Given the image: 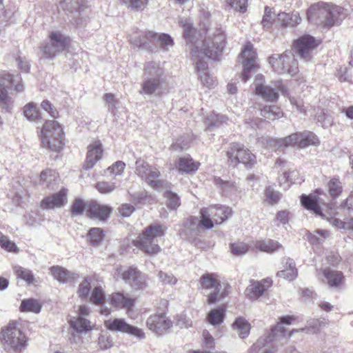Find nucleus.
<instances>
[{"label": "nucleus", "instance_id": "f257e3e1", "mask_svg": "<svg viewBox=\"0 0 353 353\" xmlns=\"http://www.w3.org/2000/svg\"><path fill=\"white\" fill-rule=\"evenodd\" d=\"M345 15L343 8L325 2H319L311 6L307 12L309 21L323 26L339 24Z\"/></svg>", "mask_w": 353, "mask_h": 353}, {"label": "nucleus", "instance_id": "f03ea898", "mask_svg": "<svg viewBox=\"0 0 353 353\" xmlns=\"http://www.w3.org/2000/svg\"><path fill=\"white\" fill-rule=\"evenodd\" d=\"M164 68L160 61H148L144 65L143 80L141 83L140 94L151 95L161 92L165 83Z\"/></svg>", "mask_w": 353, "mask_h": 353}, {"label": "nucleus", "instance_id": "7ed1b4c3", "mask_svg": "<svg viewBox=\"0 0 353 353\" xmlns=\"http://www.w3.org/2000/svg\"><path fill=\"white\" fill-rule=\"evenodd\" d=\"M0 341L3 350L8 353H21L28 345L26 336L14 321L1 329Z\"/></svg>", "mask_w": 353, "mask_h": 353}, {"label": "nucleus", "instance_id": "20e7f679", "mask_svg": "<svg viewBox=\"0 0 353 353\" xmlns=\"http://www.w3.org/2000/svg\"><path fill=\"white\" fill-rule=\"evenodd\" d=\"M319 143L318 138L312 132H297L283 139L268 138L266 139L268 147L279 151H283L289 146L304 148L310 145H317Z\"/></svg>", "mask_w": 353, "mask_h": 353}, {"label": "nucleus", "instance_id": "39448f33", "mask_svg": "<svg viewBox=\"0 0 353 353\" xmlns=\"http://www.w3.org/2000/svg\"><path fill=\"white\" fill-rule=\"evenodd\" d=\"M225 36L221 30L212 37H208L204 41L196 40L190 46L191 52L197 49L200 57L215 59L222 53L225 47Z\"/></svg>", "mask_w": 353, "mask_h": 353}, {"label": "nucleus", "instance_id": "423d86ee", "mask_svg": "<svg viewBox=\"0 0 353 353\" xmlns=\"http://www.w3.org/2000/svg\"><path fill=\"white\" fill-rule=\"evenodd\" d=\"M165 228L159 223H153L146 227L134 241L135 246L148 254L158 253L161 248L157 238L164 235Z\"/></svg>", "mask_w": 353, "mask_h": 353}, {"label": "nucleus", "instance_id": "0eeeda50", "mask_svg": "<svg viewBox=\"0 0 353 353\" xmlns=\"http://www.w3.org/2000/svg\"><path fill=\"white\" fill-rule=\"evenodd\" d=\"M64 133L61 125L54 120L45 122L40 132L41 146L58 152L63 148Z\"/></svg>", "mask_w": 353, "mask_h": 353}, {"label": "nucleus", "instance_id": "6e6552de", "mask_svg": "<svg viewBox=\"0 0 353 353\" xmlns=\"http://www.w3.org/2000/svg\"><path fill=\"white\" fill-rule=\"evenodd\" d=\"M69 45V37L60 31H52L48 34L46 41L41 43L39 50L45 59H53L65 50Z\"/></svg>", "mask_w": 353, "mask_h": 353}, {"label": "nucleus", "instance_id": "1a4fd4ad", "mask_svg": "<svg viewBox=\"0 0 353 353\" xmlns=\"http://www.w3.org/2000/svg\"><path fill=\"white\" fill-rule=\"evenodd\" d=\"M232 212V208L222 205H213L201 208V225L204 229H212L214 225L221 224Z\"/></svg>", "mask_w": 353, "mask_h": 353}, {"label": "nucleus", "instance_id": "9d476101", "mask_svg": "<svg viewBox=\"0 0 353 353\" xmlns=\"http://www.w3.org/2000/svg\"><path fill=\"white\" fill-rule=\"evenodd\" d=\"M200 284L203 290H210L212 292L208 295L207 303L214 304L222 298L228 295L230 287L226 284H221L218 276L213 273H206L200 278Z\"/></svg>", "mask_w": 353, "mask_h": 353}, {"label": "nucleus", "instance_id": "9b49d317", "mask_svg": "<svg viewBox=\"0 0 353 353\" xmlns=\"http://www.w3.org/2000/svg\"><path fill=\"white\" fill-rule=\"evenodd\" d=\"M134 172L154 190L160 191L164 188L165 181L159 179L160 172L157 168L150 166L145 160L138 159L136 161Z\"/></svg>", "mask_w": 353, "mask_h": 353}, {"label": "nucleus", "instance_id": "f8f14e48", "mask_svg": "<svg viewBox=\"0 0 353 353\" xmlns=\"http://www.w3.org/2000/svg\"><path fill=\"white\" fill-rule=\"evenodd\" d=\"M227 157L232 163H242L247 168H252L256 163V156L243 145L234 143L230 145Z\"/></svg>", "mask_w": 353, "mask_h": 353}, {"label": "nucleus", "instance_id": "ddd939ff", "mask_svg": "<svg viewBox=\"0 0 353 353\" xmlns=\"http://www.w3.org/2000/svg\"><path fill=\"white\" fill-rule=\"evenodd\" d=\"M270 63L278 72H287L293 76L298 72L297 61L290 52L270 57Z\"/></svg>", "mask_w": 353, "mask_h": 353}, {"label": "nucleus", "instance_id": "4468645a", "mask_svg": "<svg viewBox=\"0 0 353 353\" xmlns=\"http://www.w3.org/2000/svg\"><path fill=\"white\" fill-rule=\"evenodd\" d=\"M104 324L105 327L112 332L127 334L139 340L145 338V333L142 329L129 324L123 319H110L105 321Z\"/></svg>", "mask_w": 353, "mask_h": 353}, {"label": "nucleus", "instance_id": "2eb2a0df", "mask_svg": "<svg viewBox=\"0 0 353 353\" xmlns=\"http://www.w3.org/2000/svg\"><path fill=\"white\" fill-rule=\"evenodd\" d=\"M263 77L261 75H257L255 78V93L261 96L267 101L273 102L278 99L277 92H281L283 95H288V90L281 81L276 82L275 89L263 84Z\"/></svg>", "mask_w": 353, "mask_h": 353}, {"label": "nucleus", "instance_id": "dca6fc26", "mask_svg": "<svg viewBox=\"0 0 353 353\" xmlns=\"http://www.w3.org/2000/svg\"><path fill=\"white\" fill-rule=\"evenodd\" d=\"M197 49L193 50L191 52V60L195 65L198 76L201 83L208 88H212L216 85V79L208 72V64L205 58L200 57L197 53Z\"/></svg>", "mask_w": 353, "mask_h": 353}, {"label": "nucleus", "instance_id": "f3484780", "mask_svg": "<svg viewBox=\"0 0 353 353\" xmlns=\"http://www.w3.org/2000/svg\"><path fill=\"white\" fill-rule=\"evenodd\" d=\"M320 41L314 37L305 34L299 38L294 44L296 53L305 61H308L312 58V52L319 45Z\"/></svg>", "mask_w": 353, "mask_h": 353}, {"label": "nucleus", "instance_id": "a211bd4d", "mask_svg": "<svg viewBox=\"0 0 353 353\" xmlns=\"http://www.w3.org/2000/svg\"><path fill=\"white\" fill-rule=\"evenodd\" d=\"M17 79H15L12 75L6 72H3L1 74L0 101L6 108H10V105L12 103V100L11 98L7 94L6 87L8 85H13L14 86L15 90L17 92H21L23 89V85L18 83V82H19L20 81V77L19 76H17Z\"/></svg>", "mask_w": 353, "mask_h": 353}, {"label": "nucleus", "instance_id": "6ab92c4d", "mask_svg": "<svg viewBox=\"0 0 353 353\" xmlns=\"http://www.w3.org/2000/svg\"><path fill=\"white\" fill-rule=\"evenodd\" d=\"M117 271L121 272L122 279L133 289L143 290L147 287L145 275L138 270L137 268L130 267L123 271L120 268L117 269Z\"/></svg>", "mask_w": 353, "mask_h": 353}, {"label": "nucleus", "instance_id": "aec40b11", "mask_svg": "<svg viewBox=\"0 0 353 353\" xmlns=\"http://www.w3.org/2000/svg\"><path fill=\"white\" fill-rule=\"evenodd\" d=\"M241 59H243L242 63L243 66L242 80L246 82L250 79L251 71L257 68L256 63V55L252 45L248 44L245 46L241 52Z\"/></svg>", "mask_w": 353, "mask_h": 353}, {"label": "nucleus", "instance_id": "412c9836", "mask_svg": "<svg viewBox=\"0 0 353 353\" xmlns=\"http://www.w3.org/2000/svg\"><path fill=\"white\" fill-rule=\"evenodd\" d=\"M148 328L157 334H162L172 327V321L163 313L150 316L147 319Z\"/></svg>", "mask_w": 353, "mask_h": 353}, {"label": "nucleus", "instance_id": "4be33fe9", "mask_svg": "<svg viewBox=\"0 0 353 353\" xmlns=\"http://www.w3.org/2000/svg\"><path fill=\"white\" fill-rule=\"evenodd\" d=\"M275 168L279 173V181L281 185L285 188L289 187L290 183H293L294 178L297 176L295 170H291L290 163L285 160L278 159L275 163Z\"/></svg>", "mask_w": 353, "mask_h": 353}, {"label": "nucleus", "instance_id": "5701e85b", "mask_svg": "<svg viewBox=\"0 0 353 353\" xmlns=\"http://www.w3.org/2000/svg\"><path fill=\"white\" fill-rule=\"evenodd\" d=\"M317 277L323 283H327L330 288L340 287L343 281L342 272L331 270L329 268L319 270Z\"/></svg>", "mask_w": 353, "mask_h": 353}, {"label": "nucleus", "instance_id": "b1692460", "mask_svg": "<svg viewBox=\"0 0 353 353\" xmlns=\"http://www.w3.org/2000/svg\"><path fill=\"white\" fill-rule=\"evenodd\" d=\"M272 281L270 278H266L261 281H253L246 288V296L252 300H256L272 285Z\"/></svg>", "mask_w": 353, "mask_h": 353}, {"label": "nucleus", "instance_id": "393cba45", "mask_svg": "<svg viewBox=\"0 0 353 353\" xmlns=\"http://www.w3.org/2000/svg\"><path fill=\"white\" fill-rule=\"evenodd\" d=\"M214 184L223 195L229 198L236 197L240 191L236 183L234 181L214 178Z\"/></svg>", "mask_w": 353, "mask_h": 353}, {"label": "nucleus", "instance_id": "a878e982", "mask_svg": "<svg viewBox=\"0 0 353 353\" xmlns=\"http://www.w3.org/2000/svg\"><path fill=\"white\" fill-rule=\"evenodd\" d=\"M87 208V216L101 221L105 220L112 211L110 207L101 205L93 201H89V205Z\"/></svg>", "mask_w": 353, "mask_h": 353}, {"label": "nucleus", "instance_id": "bb28decb", "mask_svg": "<svg viewBox=\"0 0 353 353\" xmlns=\"http://www.w3.org/2000/svg\"><path fill=\"white\" fill-rule=\"evenodd\" d=\"M103 154L102 145L99 141H94L88 147L85 161V168L90 169L101 158Z\"/></svg>", "mask_w": 353, "mask_h": 353}, {"label": "nucleus", "instance_id": "cd10ccee", "mask_svg": "<svg viewBox=\"0 0 353 353\" xmlns=\"http://www.w3.org/2000/svg\"><path fill=\"white\" fill-rule=\"evenodd\" d=\"M50 272L54 279L61 283H70L79 277L78 274L70 272L59 265L51 267Z\"/></svg>", "mask_w": 353, "mask_h": 353}, {"label": "nucleus", "instance_id": "c85d7f7f", "mask_svg": "<svg viewBox=\"0 0 353 353\" xmlns=\"http://www.w3.org/2000/svg\"><path fill=\"white\" fill-rule=\"evenodd\" d=\"M66 202V190L63 189L58 193L47 196L41 201V206L47 209L61 208Z\"/></svg>", "mask_w": 353, "mask_h": 353}, {"label": "nucleus", "instance_id": "c756f323", "mask_svg": "<svg viewBox=\"0 0 353 353\" xmlns=\"http://www.w3.org/2000/svg\"><path fill=\"white\" fill-rule=\"evenodd\" d=\"M282 263L284 269L276 273V276L288 281H293L298 275L295 262L290 258H283Z\"/></svg>", "mask_w": 353, "mask_h": 353}, {"label": "nucleus", "instance_id": "7c9ffc66", "mask_svg": "<svg viewBox=\"0 0 353 353\" xmlns=\"http://www.w3.org/2000/svg\"><path fill=\"white\" fill-rule=\"evenodd\" d=\"M183 228L181 230V235L194 236L199 234L200 228H203L201 225V219L198 217L190 216L183 221Z\"/></svg>", "mask_w": 353, "mask_h": 353}, {"label": "nucleus", "instance_id": "2f4dec72", "mask_svg": "<svg viewBox=\"0 0 353 353\" xmlns=\"http://www.w3.org/2000/svg\"><path fill=\"white\" fill-rule=\"evenodd\" d=\"M301 202L305 208L312 212L316 215L323 217V215L320 207L321 199L319 196L317 197L312 194L302 195Z\"/></svg>", "mask_w": 353, "mask_h": 353}, {"label": "nucleus", "instance_id": "473e14b6", "mask_svg": "<svg viewBox=\"0 0 353 353\" xmlns=\"http://www.w3.org/2000/svg\"><path fill=\"white\" fill-rule=\"evenodd\" d=\"M151 31L137 30L129 35V41L134 47L147 48L148 43L151 42L150 34Z\"/></svg>", "mask_w": 353, "mask_h": 353}, {"label": "nucleus", "instance_id": "72a5a7b5", "mask_svg": "<svg viewBox=\"0 0 353 353\" xmlns=\"http://www.w3.org/2000/svg\"><path fill=\"white\" fill-rule=\"evenodd\" d=\"M61 8L70 12H78L81 13L88 8V1L85 0H62L60 2Z\"/></svg>", "mask_w": 353, "mask_h": 353}, {"label": "nucleus", "instance_id": "f704fd0d", "mask_svg": "<svg viewBox=\"0 0 353 353\" xmlns=\"http://www.w3.org/2000/svg\"><path fill=\"white\" fill-rule=\"evenodd\" d=\"M199 164L190 157H181L179 159L176 168L181 173L192 174L198 170Z\"/></svg>", "mask_w": 353, "mask_h": 353}, {"label": "nucleus", "instance_id": "c9c22d12", "mask_svg": "<svg viewBox=\"0 0 353 353\" xmlns=\"http://www.w3.org/2000/svg\"><path fill=\"white\" fill-rule=\"evenodd\" d=\"M111 303L116 307L130 308L134 305V300L128 294L121 292L113 293L110 298Z\"/></svg>", "mask_w": 353, "mask_h": 353}, {"label": "nucleus", "instance_id": "e433bc0d", "mask_svg": "<svg viewBox=\"0 0 353 353\" xmlns=\"http://www.w3.org/2000/svg\"><path fill=\"white\" fill-rule=\"evenodd\" d=\"M151 42L157 45L163 50H168L170 47L174 45L172 37L168 34H157L152 32L150 34Z\"/></svg>", "mask_w": 353, "mask_h": 353}, {"label": "nucleus", "instance_id": "4c0bfd02", "mask_svg": "<svg viewBox=\"0 0 353 353\" xmlns=\"http://www.w3.org/2000/svg\"><path fill=\"white\" fill-rule=\"evenodd\" d=\"M71 326L78 332H86L91 330L90 322L82 316L73 317L70 321Z\"/></svg>", "mask_w": 353, "mask_h": 353}, {"label": "nucleus", "instance_id": "58836bf2", "mask_svg": "<svg viewBox=\"0 0 353 353\" xmlns=\"http://www.w3.org/2000/svg\"><path fill=\"white\" fill-rule=\"evenodd\" d=\"M278 20L283 26L294 27L300 23L301 19L297 12L292 14L281 12L278 14Z\"/></svg>", "mask_w": 353, "mask_h": 353}, {"label": "nucleus", "instance_id": "ea45409f", "mask_svg": "<svg viewBox=\"0 0 353 353\" xmlns=\"http://www.w3.org/2000/svg\"><path fill=\"white\" fill-rule=\"evenodd\" d=\"M233 329L236 330L241 339L246 338L250 333V324L243 317H239L233 323Z\"/></svg>", "mask_w": 353, "mask_h": 353}, {"label": "nucleus", "instance_id": "a19ab883", "mask_svg": "<svg viewBox=\"0 0 353 353\" xmlns=\"http://www.w3.org/2000/svg\"><path fill=\"white\" fill-rule=\"evenodd\" d=\"M256 247L263 252L272 253L282 248V245L277 241L268 239L267 241H258L256 243Z\"/></svg>", "mask_w": 353, "mask_h": 353}, {"label": "nucleus", "instance_id": "79ce46f5", "mask_svg": "<svg viewBox=\"0 0 353 353\" xmlns=\"http://www.w3.org/2000/svg\"><path fill=\"white\" fill-rule=\"evenodd\" d=\"M179 25L183 28V35L185 39L192 43V37L194 32V30L192 28V23L190 19L181 18L179 20Z\"/></svg>", "mask_w": 353, "mask_h": 353}, {"label": "nucleus", "instance_id": "37998d69", "mask_svg": "<svg viewBox=\"0 0 353 353\" xmlns=\"http://www.w3.org/2000/svg\"><path fill=\"white\" fill-rule=\"evenodd\" d=\"M261 114L265 119L274 121L283 116V112L280 108L276 105H270L264 107L261 112Z\"/></svg>", "mask_w": 353, "mask_h": 353}, {"label": "nucleus", "instance_id": "c03bdc74", "mask_svg": "<svg viewBox=\"0 0 353 353\" xmlns=\"http://www.w3.org/2000/svg\"><path fill=\"white\" fill-rule=\"evenodd\" d=\"M224 316L225 310L223 308L214 309L209 312L208 320L211 325L219 326L223 321Z\"/></svg>", "mask_w": 353, "mask_h": 353}, {"label": "nucleus", "instance_id": "a18cd8bd", "mask_svg": "<svg viewBox=\"0 0 353 353\" xmlns=\"http://www.w3.org/2000/svg\"><path fill=\"white\" fill-rule=\"evenodd\" d=\"M41 305L39 302L33 299L23 300L20 310L21 312H32L34 313H39L41 311Z\"/></svg>", "mask_w": 353, "mask_h": 353}, {"label": "nucleus", "instance_id": "49530a36", "mask_svg": "<svg viewBox=\"0 0 353 353\" xmlns=\"http://www.w3.org/2000/svg\"><path fill=\"white\" fill-rule=\"evenodd\" d=\"M103 230L99 228H92L88 233V240L93 246H97L103 239Z\"/></svg>", "mask_w": 353, "mask_h": 353}, {"label": "nucleus", "instance_id": "de8ad7c7", "mask_svg": "<svg viewBox=\"0 0 353 353\" xmlns=\"http://www.w3.org/2000/svg\"><path fill=\"white\" fill-rule=\"evenodd\" d=\"M41 181L47 187L55 183L58 180V174L55 170H47L41 172Z\"/></svg>", "mask_w": 353, "mask_h": 353}, {"label": "nucleus", "instance_id": "09e8293b", "mask_svg": "<svg viewBox=\"0 0 353 353\" xmlns=\"http://www.w3.org/2000/svg\"><path fill=\"white\" fill-rule=\"evenodd\" d=\"M92 277L87 276L80 283L78 290L77 294L81 299H87L91 288Z\"/></svg>", "mask_w": 353, "mask_h": 353}, {"label": "nucleus", "instance_id": "8fccbe9b", "mask_svg": "<svg viewBox=\"0 0 353 353\" xmlns=\"http://www.w3.org/2000/svg\"><path fill=\"white\" fill-rule=\"evenodd\" d=\"M164 197L166 199V205L170 210H174L179 207L181 204L180 198L174 192L166 191L164 193Z\"/></svg>", "mask_w": 353, "mask_h": 353}, {"label": "nucleus", "instance_id": "3c124183", "mask_svg": "<svg viewBox=\"0 0 353 353\" xmlns=\"http://www.w3.org/2000/svg\"><path fill=\"white\" fill-rule=\"evenodd\" d=\"M90 301L95 305H101L105 301V293L101 286H94L90 298Z\"/></svg>", "mask_w": 353, "mask_h": 353}, {"label": "nucleus", "instance_id": "603ef678", "mask_svg": "<svg viewBox=\"0 0 353 353\" xmlns=\"http://www.w3.org/2000/svg\"><path fill=\"white\" fill-rule=\"evenodd\" d=\"M329 236V232L327 230H319L315 231L314 233H309L308 240L310 243L313 245L320 244Z\"/></svg>", "mask_w": 353, "mask_h": 353}, {"label": "nucleus", "instance_id": "864d4df0", "mask_svg": "<svg viewBox=\"0 0 353 353\" xmlns=\"http://www.w3.org/2000/svg\"><path fill=\"white\" fill-rule=\"evenodd\" d=\"M14 269L18 278L23 279L28 284L33 283L34 276L30 270L20 266H15Z\"/></svg>", "mask_w": 353, "mask_h": 353}, {"label": "nucleus", "instance_id": "5fc2aeb1", "mask_svg": "<svg viewBox=\"0 0 353 353\" xmlns=\"http://www.w3.org/2000/svg\"><path fill=\"white\" fill-rule=\"evenodd\" d=\"M226 120V117L212 112L206 117V123L208 125V128L209 129L211 127L219 126V125L225 123Z\"/></svg>", "mask_w": 353, "mask_h": 353}, {"label": "nucleus", "instance_id": "6e6d98bb", "mask_svg": "<svg viewBox=\"0 0 353 353\" xmlns=\"http://www.w3.org/2000/svg\"><path fill=\"white\" fill-rule=\"evenodd\" d=\"M265 201L268 204H275L280 199V194L271 187H267L264 190Z\"/></svg>", "mask_w": 353, "mask_h": 353}, {"label": "nucleus", "instance_id": "4d7b16f0", "mask_svg": "<svg viewBox=\"0 0 353 353\" xmlns=\"http://www.w3.org/2000/svg\"><path fill=\"white\" fill-rule=\"evenodd\" d=\"M328 190L332 197H336L342 192L343 188L341 182L337 179H332L328 184Z\"/></svg>", "mask_w": 353, "mask_h": 353}, {"label": "nucleus", "instance_id": "13d9d810", "mask_svg": "<svg viewBox=\"0 0 353 353\" xmlns=\"http://www.w3.org/2000/svg\"><path fill=\"white\" fill-rule=\"evenodd\" d=\"M89 205V202H85L81 199H77L74 201L72 205V212L74 214L78 215L81 214L83 212L87 215V207Z\"/></svg>", "mask_w": 353, "mask_h": 353}, {"label": "nucleus", "instance_id": "bf43d9fd", "mask_svg": "<svg viewBox=\"0 0 353 353\" xmlns=\"http://www.w3.org/2000/svg\"><path fill=\"white\" fill-rule=\"evenodd\" d=\"M23 114L29 121H35L39 117V111L33 103H30L23 108Z\"/></svg>", "mask_w": 353, "mask_h": 353}, {"label": "nucleus", "instance_id": "052dcab7", "mask_svg": "<svg viewBox=\"0 0 353 353\" xmlns=\"http://www.w3.org/2000/svg\"><path fill=\"white\" fill-rule=\"evenodd\" d=\"M230 250L232 254L241 256L248 251V245L243 242H236L230 245Z\"/></svg>", "mask_w": 353, "mask_h": 353}, {"label": "nucleus", "instance_id": "680f3d73", "mask_svg": "<svg viewBox=\"0 0 353 353\" xmlns=\"http://www.w3.org/2000/svg\"><path fill=\"white\" fill-rule=\"evenodd\" d=\"M95 187L101 194H110L116 189L114 183L108 181H99L96 184Z\"/></svg>", "mask_w": 353, "mask_h": 353}, {"label": "nucleus", "instance_id": "e2e57ef3", "mask_svg": "<svg viewBox=\"0 0 353 353\" xmlns=\"http://www.w3.org/2000/svg\"><path fill=\"white\" fill-rule=\"evenodd\" d=\"M275 14L272 12V9L269 7H265V14L263 15L261 23L265 29H269L273 21H274Z\"/></svg>", "mask_w": 353, "mask_h": 353}, {"label": "nucleus", "instance_id": "0e129e2a", "mask_svg": "<svg viewBox=\"0 0 353 353\" xmlns=\"http://www.w3.org/2000/svg\"><path fill=\"white\" fill-rule=\"evenodd\" d=\"M123 3L132 10H143L147 5L148 0H120Z\"/></svg>", "mask_w": 353, "mask_h": 353}, {"label": "nucleus", "instance_id": "69168bd1", "mask_svg": "<svg viewBox=\"0 0 353 353\" xmlns=\"http://www.w3.org/2000/svg\"><path fill=\"white\" fill-rule=\"evenodd\" d=\"M317 121L321 123L323 128H327L332 125L334 121L332 116L326 114L324 112H321L316 115Z\"/></svg>", "mask_w": 353, "mask_h": 353}, {"label": "nucleus", "instance_id": "338daca9", "mask_svg": "<svg viewBox=\"0 0 353 353\" xmlns=\"http://www.w3.org/2000/svg\"><path fill=\"white\" fill-rule=\"evenodd\" d=\"M125 168V163L121 161H118L115 162L114 164H112V165L110 166L107 169V171L110 174H112L114 176H118V175H121L123 172Z\"/></svg>", "mask_w": 353, "mask_h": 353}, {"label": "nucleus", "instance_id": "774afa93", "mask_svg": "<svg viewBox=\"0 0 353 353\" xmlns=\"http://www.w3.org/2000/svg\"><path fill=\"white\" fill-rule=\"evenodd\" d=\"M229 6L240 12H245L247 9L248 0H226Z\"/></svg>", "mask_w": 353, "mask_h": 353}]
</instances>
